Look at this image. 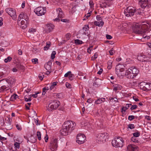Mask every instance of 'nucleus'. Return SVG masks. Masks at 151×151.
<instances>
[{
  "label": "nucleus",
  "mask_w": 151,
  "mask_h": 151,
  "mask_svg": "<svg viewBox=\"0 0 151 151\" xmlns=\"http://www.w3.org/2000/svg\"><path fill=\"white\" fill-rule=\"evenodd\" d=\"M131 140L133 142L135 143L138 142V141L137 138L136 137H132Z\"/></svg>",
  "instance_id": "nucleus-42"
},
{
  "label": "nucleus",
  "mask_w": 151,
  "mask_h": 151,
  "mask_svg": "<svg viewBox=\"0 0 151 151\" xmlns=\"http://www.w3.org/2000/svg\"><path fill=\"white\" fill-rule=\"evenodd\" d=\"M5 119L6 120V123L7 124V125H6L7 126H8L9 125H11V122L9 118H5Z\"/></svg>",
  "instance_id": "nucleus-32"
},
{
  "label": "nucleus",
  "mask_w": 151,
  "mask_h": 151,
  "mask_svg": "<svg viewBox=\"0 0 151 151\" xmlns=\"http://www.w3.org/2000/svg\"><path fill=\"white\" fill-rule=\"evenodd\" d=\"M92 12L91 11L90 12H89L88 13L86 14L85 17L86 18L83 19V20H86L87 19L88 17H89L90 16H91V13Z\"/></svg>",
  "instance_id": "nucleus-33"
},
{
  "label": "nucleus",
  "mask_w": 151,
  "mask_h": 151,
  "mask_svg": "<svg viewBox=\"0 0 151 151\" xmlns=\"http://www.w3.org/2000/svg\"><path fill=\"white\" fill-rule=\"evenodd\" d=\"M56 54V52L55 51H53L52 52L51 54V58L52 59H54L55 58V55Z\"/></svg>",
  "instance_id": "nucleus-36"
},
{
  "label": "nucleus",
  "mask_w": 151,
  "mask_h": 151,
  "mask_svg": "<svg viewBox=\"0 0 151 151\" xmlns=\"http://www.w3.org/2000/svg\"><path fill=\"white\" fill-rule=\"evenodd\" d=\"M89 5L91 8H93L94 7V4L92 0L90 1L89 2Z\"/></svg>",
  "instance_id": "nucleus-47"
},
{
  "label": "nucleus",
  "mask_w": 151,
  "mask_h": 151,
  "mask_svg": "<svg viewBox=\"0 0 151 151\" xmlns=\"http://www.w3.org/2000/svg\"><path fill=\"white\" fill-rule=\"evenodd\" d=\"M18 97L17 95V94H14L12 95L11 98V99L12 101L13 100V99H15L17 98Z\"/></svg>",
  "instance_id": "nucleus-44"
},
{
  "label": "nucleus",
  "mask_w": 151,
  "mask_h": 151,
  "mask_svg": "<svg viewBox=\"0 0 151 151\" xmlns=\"http://www.w3.org/2000/svg\"><path fill=\"white\" fill-rule=\"evenodd\" d=\"M6 80L7 83L9 84L10 86L14 83L15 80V79L13 77H8L7 79H6Z\"/></svg>",
  "instance_id": "nucleus-20"
},
{
  "label": "nucleus",
  "mask_w": 151,
  "mask_h": 151,
  "mask_svg": "<svg viewBox=\"0 0 151 151\" xmlns=\"http://www.w3.org/2000/svg\"><path fill=\"white\" fill-rule=\"evenodd\" d=\"M96 18L98 21L102 20V18L100 15H97L96 16Z\"/></svg>",
  "instance_id": "nucleus-58"
},
{
  "label": "nucleus",
  "mask_w": 151,
  "mask_h": 151,
  "mask_svg": "<svg viewBox=\"0 0 151 151\" xmlns=\"http://www.w3.org/2000/svg\"><path fill=\"white\" fill-rule=\"evenodd\" d=\"M128 69L126 70L125 75L127 78L129 79H132L135 77L134 74H132V73Z\"/></svg>",
  "instance_id": "nucleus-17"
},
{
  "label": "nucleus",
  "mask_w": 151,
  "mask_h": 151,
  "mask_svg": "<svg viewBox=\"0 0 151 151\" xmlns=\"http://www.w3.org/2000/svg\"><path fill=\"white\" fill-rule=\"evenodd\" d=\"M12 60V58L10 56L8 57L7 58L5 59L4 61L5 63H7L8 62Z\"/></svg>",
  "instance_id": "nucleus-43"
},
{
  "label": "nucleus",
  "mask_w": 151,
  "mask_h": 151,
  "mask_svg": "<svg viewBox=\"0 0 151 151\" xmlns=\"http://www.w3.org/2000/svg\"><path fill=\"white\" fill-rule=\"evenodd\" d=\"M94 24L97 26L101 27L104 25V22L102 21L100 22L95 21L94 22Z\"/></svg>",
  "instance_id": "nucleus-27"
},
{
  "label": "nucleus",
  "mask_w": 151,
  "mask_h": 151,
  "mask_svg": "<svg viewBox=\"0 0 151 151\" xmlns=\"http://www.w3.org/2000/svg\"><path fill=\"white\" fill-rule=\"evenodd\" d=\"M36 29H35L31 28L29 29L28 32L31 34H33L36 32Z\"/></svg>",
  "instance_id": "nucleus-41"
},
{
  "label": "nucleus",
  "mask_w": 151,
  "mask_h": 151,
  "mask_svg": "<svg viewBox=\"0 0 151 151\" xmlns=\"http://www.w3.org/2000/svg\"><path fill=\"white\" fill-rule=\"evenodd\" d=\"M134 119V116L133 115L129 116L128 117V119L130 121H132Z\"/></svg>",
  "instance_id": "nucleus-55"
},
{
  "label": "nucleus",
  "mask_w": 151,
  "mask_h": 151,
  "mask_svg": "<svg viewBox=\"0 0 151 151\" xmlns=\"http://www.w3.org/2000/svg\"><path fill=\"white\" fill-rule=\"evenodd\" d=\"M69 78L70 81L73 80L74 78V75L71 73L69 76Z\"/></svg>",
  "instance_id": "nucleus-39"
},
{
  "label": "nucleus",
  "mask_w": 151,
  "mask_h": 151,
  "mask_svg": "<svg viewBox=\"0 0 151 151\" xmlns=\"http://www.w3.org/2000/svg\"><path fill=\"white\" fill-rule=\"evenodd\" d=\"M49 88L48 87H44L42 89V95H45L46 92L48 90Z\"/></svg>",
  "instance_id": "nucleus-30"
},
{
  "label": "nucleus",
  "mask_w": 151,
  "mask_h": 151,
  "mask_svg": "<svg viewBox=\"0 0 151 151\" xmlns=\"http://www.w3.org/2000/svg\"><path fill=\"white\" fill-rule=\"evenodd\" d=\"M132 104H127L126 105V106H123L122 107L121 112H123V111L125 112L126 110Z\"/></svg>",
  "instance_id": "nucleus-26"
},
{
  "label": "nucleus",
  "mask_w": 151,
  "mask_h": 151,
  "mask_svg": "<svg viewBox=\"0 0 151 151\" xmlns=\"http://www.w3.org/2000/svg\"><path fill=\"white\" fill-rule=\"evenodd\" d=\"M14 145L15 147L19 149L20 147V143H19L16 142L14 143Z\"/></svg>",
  "instance_id": "nucleus-46"
},
{
  "label": "nucleus",
  "mask_w": 151,
  "mask_h": 151,
  "mask_svg": "<svg viewBox=\"0 0 151 151\" xmlns=\"http://www.w3.org/2000/svg\"><path fill=\"white\" fill-rule=\"evenodd\" d=\"M28 20H22L21 21V27L22 29H25L28 24Z\"/></svg>",
  "instance_id": "nucleus-19"
},
{
  "label": "nucleus",
  "mask_w": 151,
  "mask_h": 151,
  "mask_svg": "<svg viewBox=\"0 0 151 151\" xmlns=\"http://www.w3.org/2000/svg\"><path fill=\"white\" fill-rule=\"evenodd\" d=\"M145 22L141 23L134 24L132 29L133 31L138 34H142L146 32L147 30L148 26Z\"/></svg>",
  "instance_id": "nucleus-2"
},
{
  "label": "nucleus",
  "mask_w": 151,
  "mask_h": 151,
  "mask_svg": "<svg viewBox=\"0 0 151 151\" xmlns=\"http://www.w3.org/2000/svg\"><path fill=\"white\" fill-rule=\"evenodd\" d=\"M75 43L77 44H81L83 43V42L81 40L78 39L75 40Z\"/></svg>",
  "instance_id": "nucleus-40"
},
{
  "label": "nucleus",
  "mask_w": 151,
  "mask_h": 151,
  "mask_svg": "<svg viewBox=\"0 0 151 151\" xmlns=\"http://www.w3.org/2000/svg\"><path fill=\"white\" fill-rule=\"evenodd\" d=\"M105 101V99L104 98H101L98 99L96 101V104H99L104 102Z\"/></svg>",
  "instance_id": "nucleus-28"
},
{
  "label": "nucleus",
  "mask_w": 151,
  "mask_h": 151,
  "mask_svg": "<svg viewBox=\"0 0 151 151\" xmlns=\"http://www.w3.org/2000/svg\"><path fill=\"white\" fill-rule=\"evenodd\" d=\"M114 87V88L113 90L114 91H116L118 90H121L122 87L119 84H116L113 86Z\"/></svg>",
  "instance_id": "nucleus-25"
},
{
  "label": "nucleus",
  "mask_w": 151,
  "mask_h": 151,
  "mask_svg": "<svg viewBox=\"0 0 151 151\" xmlns=\"http://www.w3.org/2000/svg\"><path fill=\"white\" fill-rule=\"evenodd\" d=\"M128 69L132 73V74H134L135 77L139 72V70L135 67H132L129 68Z\"/></svg>",
  "instance_id": "nucleus-18"
},
{
  "label": "nucleus",
  "mask_w": 151,
  "mask_h": 151,
  "mask_svg": "<svg viewBox=\"0 0 151 151\" xmlns=\"http://www.w3.org/2000/svg\"><path fill=\"white\" fill-rule=\"evenodd\" d=\"M45 8V7L44 9L43 7L41 6L38 7L35 10V12L38 16H42L44 15L46 12Z\"/></svg>",
  "instance_id": "nucleus-10"
},
{
  "label": "nucleus",
  "mask_w": 151,
  "mask_h": 151,
  "mask_svg": "<svg viewBox=\"0 0 151 151\" xmlns=\"http://www.w3.org/2000/svg\"><path fill=\"white\" fill-rule=\"evenodd\" d=\"M16 127L17 129L19 131H21L22 129V128L20 125L19 124H17L16 125Z\"/></svg>",
  "instance_id": "nucleus-45"
},
{
  "label": "nucleus",
  "mask_w": 151,
  "mask_h": 151,
  "mask_svg": "<svg viewBox=\"0 0 151 151\" xmlns=\"http://www.w3.org/2000/svg\"><path fill=\"white\" fill-rule=\"evenodd\" d=\"M0 85L1 86H3L7 88H9V87L8 86V83L6 79H3L0 81Z\"/></svg>",
  "instance_id": "nucleus-22"
},
{
  "label": "nucleus",
  "mask_w": 151,
  "mask_h": 151,
  "mask_svg": "<svg viewBox=\"0 0 151 151\" xmlns=\"http://www.w3.org/2000/svg\"><path fill=\"white\" fill-rule=\"evenodd\" d=\"M51 43L50 42H47L46 43V45L44 48L45 50H46L48 49L50 46Z\"/></svg>",
  "instance_id": "nucleus-29"
},
{
  "label": "nucleus",
  "mask_w": 151,
  "mask_h": 151,
  "mask_svg": "<svg viewBox=\"0 0 151 151\" xmlns=\"http://www.w3.org/2000/svg\"><path fill=\"white\" fill-rule=\"evenodd\" d=\"M65 36L66 39L67 40H68L70 38L71 36L70 34V33H67L65 35Z\"/></svg>",
  "instance_id": "nucleus-57"
},
{
  "label": "nucleus",
  "mask_w": 151,
  "mask_h": 151,
  "mask_svg": "<svg viewBox=\"0 0 151 151\" xmlns=\"http://www.w3.org/2000/svg\"><path fill=\"white\" fill-rule=\"evenodd\" d=\"M98 56V54L96 52L94 54V55L91 58V59L92 60H94L97 58Z\"/></svg>",
  "instance_id": "nucleus-37"
},
{
  "label": "nucleus",
  "mask_w": 151,
  "mask_h": 151,
  "mask_svg": "<svg viewBox=\"0 0 151 151\" xmlns=\"http://www.w3.org/2000/svg\"><path fill=\"white\" fill-rule=\"evenodd\" d=\"M46 26V30L47 32H51L54 27V25L51 24H47Z\"/></svg>",
  "instance_id": "nucleus-21"
},
{
  "label": "nucleus",
  "mask_w": 151,
  "mask_h": 151,
  "mask_svg": "<svg viewBox=\"0 0 151 151\" xmlns=\"http://www.w3.org/2000/svg\"><path fill=\"white\" fill-rule=\"evenodd\" d=\"M106 133H100L96 135V141L99 143L106 141L107 137Z\"/></svg>",
  "instance_id": "nucleus-9"
},
{
  "label": "nucleus",
  "mask_w": 151,
  "mask_h": 151,
  "mask_svg": "<svg viewBox=\"0 0 151 151\" xmlns=\"http://www.w3.org/2000/svg\"><path fill=\"white\" fill-rule=\"evenodd\" d=\"M131 106L130 108V109L131 110H133L134 109H135L137 108V106L136 105H131Z\"/></svg>",
  "instance_id": "nucleus-49"
},
{
  "label": "nucleus",
  "mask_w": 151,
  "mask_h": 151,
  "mask_svg": "<svg viewBox=\"0 0 151 151\" xmlns=\"http://www.w3.org/2000/svg\"><path fill=\"white\" fill-rule=\"evenodd\" d=\"M58 146V139L55 137L51 138L48 145L49 148L52 151H56Z\"/></svg>",
  "instance_id": "nucleus-5"
},
{
  "label": "nucleus",
  "mask_w": 151,
  "mask_h": 151,
  "mask_svg": "<svg viewBox=\"0 0 151 151\" xmlns=\"http://www.w3.org/2000/svg\"><path fill=\"white\" fill-rule=\"evenodd\" d=\"M76 124L72 121L65 122L63 125V128L60 131V133L63 135L69 134L75 129Z\"/></svg>",
  "instance_id": "nucleus-1"
},
{
  "label": "nucleus",
  "mask_w": 151,
  "mask_h": 151,
  "mask_svg": "<svg viewBox=\"0 0 151 151\" xmlns=\"http://www.w3.org/2000/svg\"><path fill=\"white\" fill-rule=\"evenodd\" d=\"M133 135L134 136L133 137H137L139 136L140 135V133L139 132L137 131L133 133Z\"/></svg>",
  "instance_id": "nucleus-34"
},
{
  "label": "nucleus",
  "mask_w": 151,
  "mask_h": 151,
  "mask_svg": "<svg viewBox=\"0 0 151 151\" xmlns=\"http://www.w3.org/2000/svg\"><path fill=\"white\" fill-rule=\"evenodd\" d=\"M137 59L141 62L143 61H151V58L148 56L147 57L143 54H140L137 56Z\"/></svg>",
  "instance_id": "nucleus-11"
},
{
  "label": "nucleus",
  "mask_w": 151,
  "mask_h": 151,
  "mask_svg": "<svg viewBox=\"0 0 151 151\" xmlns=\"http://www.w3.org/2000/svg\"><path fill=\"white\" fill-rule=\"evenodd\" d=\"M128 128H129L130 129H134L135 127V126L134 124H129L128 125Z\"/></svg>",
  "instance_id": "nucleus-52"
},
{
  "label": "nucleus",
  "mask_w": 151,
  "mask_h": 151,
  "mask_svg": "<svg viewBox=\"0 0 151 151\" xmlns=\"http://www.w3.org/2000/svg\"><path fill=\"white\" fill-rule=\"evenodd\" d=\"M119 65H118L116 66V69L118 71L119 70L121 72H123L124 70L123 68H122L121 69H119V68L120 67H119Z\"/></svg>",
  "instance_id": "nucleus-53"
},
{
  "label": "nucleus",
  "mask_w": 151,
  "mask_h": 151,
  "mask_svg": "<svg viewBox=\"0 0 151 151\" xmlns=\"http://www.w3.org/2000/svg\"><path fill=\"white\" fill-rule=\"evenodd\" d=\"M22 19L24 20H29V18L28 15L26 13L22 12L19 15L18 17V20L19 21Z\"/></svg>",
  "instance_id": "nucleus-15"
},
{
  "label": "nucleus",
  "mask_w": 151,
  "mask_h": 151,
  "mask_svg": "<svg viewBox=\"0 0 151 151\" xmlns=\"http://www.w3.org/2000/svg\"><path fill=\"white\" fill-rule=\"evenodd\" d=\"M45 141L46 142H47L48 141V137L47 135V134L46 135V136L45 137Z\"/></svg>",
  "instance_id": "nucleus-64"
},
{
  "label": "nucleus",
  "mask_w": 151,
  "mask_h": 151,
  "mask_svg": "<svg viewBox=\"0 0 151 151\" xmlns=\"http://www.w3.org/2000/svg\"><path fill=\"white\" fill-rule=\"evenodd\" d=\"M52 64V61L51 60L49 61L45 64L44 66L45 68L47 70H51V65Z\"/></svg>",
  "instance_id": "nucleus-23"
},
{
  "label": "nucleus",
  "mask_w": 151,
  "mask_h": 151,
  "mask_svg": "<svg viewBox=\"0 0 151 151\" xmlns=\"http://www.w3.org/2000/svg\"><path fill=\"white\" fill-rule=\"evenodd\" d=\"M32 62L35 64H36L38 63V60L37 58H35L32 59Z\"/></svg>",
  "instance_id": "nucleus-48"
},
{
  "label": "nucleus",
  "mask_w": 151,
  "mask_h": 151,
  "mask_svg": "<svg viewBox=\"0 0 151 151\" xmlns=\"http://www.w3.org/2000/svg\"><path fill=\"white\" fill-rule=\"evenodd\" d=\"M128 151H138L137 147L134 145H129L127 147Z\"/></svg>",
  "instance_id": "nucleus-16"
},
{
  "label": "nucleus",
  "mask_w": 151,
  "mask_h": 151,
  "mask_svg": "<svg viewBox=\"0 0 151 151\" xmlns=\"http://www.w3.org/2000/svg\"><path fill=\"white\" fill-rule=\"evenodd\" d=\"M86 137L83 134H78L76 137V142L79 144L84 143L86 140Z\"/></svg>",
  "instance_id": "nucleus-12"
},
{
  "label": "nucleus",
  "mask_w": 151,
  "mask_h": 151,
  "mask_svg": "<svg viewBox=\"0 0 151 151\" xmlns=\"http://www.w3.org/2000/svg\"><path fill=\"white\" fill-rule=\"evenodd\" d=\"M37 138L39 140L41 139V133L40 132L38 131L37 132Z\"/></svg>",
  "instance_id": "nucleus-35"
},
{
  "label": "nucleus",
  "mask_w": 151,
  "mask_h": 151,
  "mask_svg": "<svg viewBox=\"0 0 151 151\" xmlns=\"http://www.w3.org/2000/svg\"><path fill=\"white\" fill-rule=\"evenodd\" d=\"M60 105V102L57 100L51 101L47 107V110L49 111L57 109Z\"/></svg>",
  "instance_id": "nucleus-4"
},
{
  "label": "nucleus",
  "mask_w": 151,
  "mask_h": 151,
  "mask_svg": "<svg viewBox=\"0 0 151 151\" xmlns=\"http://www.w3.org/2000/svg\"><path fill=\"white\" fill-rule=\"evenodd\" d=\"M112 146L115 147H122L123 145L124 141L122 137H116L112 141Z\"/></svg>",
  "instance_id": "nucleus-3"
},
{
  "label": "nucleus",
  "mask_w": 151,
  "mask_h": 151,
  "mask_svg": "<svg viewBox=\"0 0 151 151\" xmlns=\"http://www.w3.org/2000/svg\"><path fill=\"white\" fill-rule=\"evenodd\" d=\"M133 60H131L129 58H127L126 60L127 64H130L133 63Z\"/></svg>",
  "instance_id": "nucleus-51"
},
{
  "label": "nucleus",
  "mask_w": 151,
  "mask_h": 151,
  "mask_svg": "<svg viewBox=\"0 0 151 151\" xmlns=\"http://www.w3.org/2000/svg\"><path fill=\"white\" fill-rule=\"evenodd\" d=\"M10 69L9 68H6V71L4 72L5 74H8L9 73L10 71Z\"/></svg>",
  "instance_id": "nucleus-54"
},
{
  "label": "nucleus",
  "mask_w": 151,
  "mask_h": 151,
  "mask_svg": "<svg viewBox=\"0 0 151 151\" xmlns=\"http://www.w3.org/2000/svg\"><path fill=\"white\" fill-rule=\"evenodd\" d=\"M142 8L144 9L146 7H149L150 5V0H142L139 2Z\"/></svg>",
  "instance_id": "nucleus-13"
},
{
  "label": "nucleus",
  "mask_w": 151,
  "mask_h": 151,
  "mask_svg": "<svg viewBox=\"0 0 151 151\" xmlns=\"http://www.w3.org/2000/svg\"><path fill=\"white\" fill-rule=\"evenodd\" d=\"M9 89V88H7L3 86H1L0 85V92H3Z\"/></svg>",
  "instance_id": "nucleus-31"
},
{
  "label": "nucleus",
  "mask_w": 151,
  "mask_h": 151,
  "mask_svg": "<svg viewBox=\"0 0 151 151\" xmlns=\"http://www.w3.org/2000/svg\"><path fill=\"white\" fill-rule=\"evenodd\" d=\"M34 119L36 124L37 125H40V123L38 118H37V119Z\"/></svg>",
  "instance_id": "nucleus-50"
},
{
  "label": "nucleus",
  "mask_w": 151,
  "mask_h": 151,
  "mask_svg": "<svg viewBox=\"0 0 151 151\" xmlns=\"http://www.w3.org/2000/svg\"><path fill=\"white\" fill-rule=\"evenodd\" d=\"M5 11L14 20H17V16L15 9L11 8H7L5 9Z\"/></svg>",
  "instance_id": "nucleus-8"
},
{
  "label": "nucleus",
  "mask_w": 151,
  "mask_h": 151,
  "mask_svg": "<svg viewBox=\"0 0 151 151\" xmlns=\"http://www.w3.org/2000/svg\"><path fill=\"white\" fill-rule=\"evenodd\" d=\"M89 29V27L88 25H85L84 27H83V30L84 31L83 33L82 34V35L83 36H85L86 37V32L87 31H88Z\"/></svg>",
  "instance_id": "nucleus-24"
},
{
  "label": "nucleus",
  "mask_w": 151,
  "mask_h": 151,
  "mask_svg": "<svg viewBox=\"0 0 151 151\" xmlns=\"http://www.w3.org/2000/svg\"><path fill=\"white\" fill-rule=\"evenodd\" d=\"M65 86L67 88H72V86L68 82H66V83Z\"/></svg>",
  "instance_id": "nucleus-56"
},
{
  "label": "nucleus",
  "mask_w": 151,
  "mask_h": 151,
  "mask_svg": "<svg viewBox=\"0 0 151 151\" xmlns=\"http://www.w3.org/2000/svg\"><path fill=\"white\" fill-rule=\"evenodd\" d=\"M57 97L58 98H60L62 96V94L61 93H58L56 95Z\"/></svg>",
  "instance_id": "nucleus-59"
},
{
  "label": "nucleus",
  "mask_w": 151,
  "mask_h": 151,
  "mask_svg": "<svg viewBox=\"0 0 151 151\" xmlns=\"http://www.w3.org/2000/svg\"><path fill=\"white\" fill-rule=\"evenodd\" d=\"M57 12L58 14V18H56L54 19L55 21L58 22L60 21V19L59 18H62L63 17V14L61 9L59 8L56 9Z\"/></svg>",
  "instance_id": "nucleus-14"
},
{
  "label": "nucleus",
  "mask_w": 151,
  "mask_h": 151,
  "mask_svg": "<svg viewBox=\"0 0 151 151\" xmlns=\"http://www.w3.org/2000/svg\"><path fill=\"white\" fill-rule=\"evenodd\" d=\"M39 93V92H37L35 94H32V96L34 98H36L37 97V94Z\"/></svg>",
  "instance_id": "nucleus-61"
},
{
  "label": "nucleus",
  "mask_w": 151,
  "mask_h": 151,
  "mask_svg": "<svg viewBox=\"0 0 151 151\" xmlns=\"http://www.w3.org/2000/svg\"><path fill=\"white\" fill-rule=\"evenodd\" d=\"M71 73V72L70 71H69L67 72L66 73H65L64 75V77H67L68 76H69V75Z\"/></svg>",
  "instance_id": "nucleus-60"
},
{
  "label": "nucleus",
  "mask_w": 151,
  "mask_h": 151,
  "mask_svg": "<svg viewBox=\"0 0 151 151\" xmlns=\"http://www.w3.org/2000/svg\"><path fill=\"white\" fill-rule=\"evenodd\" d=\"M0 124H1V126H6L4 123V120L3 118H1L0 119Z\"/></svg>",
  "instance_id": "nucleus-38"
},
{
  "label": "nucleus",
  "mask_w": 151,
  "mask_h": 151,
  "mask_svg": "<svg viewBox=\"0 0 151 151\" xmlns=\"http://www.w3.org/2000/svg\"><path fill=\"white\" fill-rule=\"evenodd\" d=\"M136 9L133 7L129 6L124 10V13L127 17H131L134 15Z\"/></svg>",
  "instance_id": "nucleus-6"
},
{
  "label": "nucleus",
  "mask_w": 151,
  "mask_h": 151,
  "mask_svg": "<svg viewBox=\"0 0 151 151\" xmlns=\"http://www.w3.org/2000/svg\"><path fill=\"white\" fill-rule=\"evenodd\" d=\"M3 19L1 17H0V26H1L3 24Z\"/></svg>",
  "instance_id": "nucleus-63"
},
{
  "label": "nucleus",
  "mask_w": 151,
  "mask_h": 151,
  "mask_svg": "<svg viewBox=\"0 0 151 151\" xmlns=\"http://www.w3.org/2000/svg\"><path fill=\"white\" fill-rule=\"evenodd\" d=\"M106 37L108 39H111L112 38V37L111 36L109 35H106Z\"/></svg>",
  "instance_id": "nucleus-62"
},
{
  "label": "nucleus",
  "mask_w": 151,
  "mask_h": 151,
  "mask_svg": "<svg viewBox=\"0 0 151 151\" xmlns=\"http://www.w3.org/2000/svg\"><path fill=\"white\" fill-rule=\"evenodd\" d=\"M140 88L144 91H148L151 90V83L142 82L140 83Z\"/></svg>",
  "instance_id": "nucleus-7"
}]
</instances>
